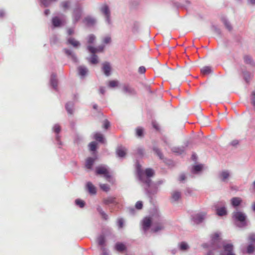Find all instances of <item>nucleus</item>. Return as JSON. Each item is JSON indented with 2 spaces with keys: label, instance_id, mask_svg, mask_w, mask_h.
<instances>
[{
  "label": "nucleus",
  "instance_id": "obj_1",
  "mask_svg": "<svg viewBox=\"0 0 255 255\" xmlns=\"http://www.w3.org/2000/svg\"><path fill=\"white\" fill-rule=\"evenodd\" d=\"M135 169L138 179L144 189L145 194L151 201L153 196L157 193L158 189L157 184L152 183L150 178L153 175L154 171L151 168H147L144 171L137 161L135 163Z\"/></svg>",
  "mask_w": 255,
  "mask_h": 255
},
{
  "label": "nucleus",
  "instance_id": "obj_2",
  "mask_svg": "<svg viewBox=\"0 0 255 255\" xmlns=\"http://www.w3.org/2000/svg\"><path fill=\"white\" fill-rule=\"evenodd\" d=\"M203 247L209 249L206 255H214V251L221 248L219 234L215 233L213 235L210 243L203 244Z\"/></svg>",
  "mask_w": 255,
  "mask_h": 255
},
{
  "label": "nucleus",
  "instance_id": "obj_3",
  "mask_svg": "<svg viewBox=\"0 0 255 255\" xmlns=\"http://www.w3.org/2000/svg\"><path fill=\"white\" fill-rule=\"evenodd\" d=\"M158 218H159V213L156 212L154 214L146 217L143 219L142 226V230L144 233L149 229L151 224L153 226V224L156 223V219H158Z\"/></svg>",
  "mask_w": 255,
  "mask_h": 255
},
{
  "label": "nucleus",
  "instance_id": "obj_4",
  "mask_svg": "<svg viewBox=\"0 0 255 255\" xmlns=\"http://www.w3.org/2000/svg\"><path fill=\"white\" fill-rule=\"evenodd\" d=\"M232 217L239 227L242 228L247 226V215L245 213L237 211L233 213Z\"/></svg>",
  "mask_w": 255,
  "mask_h": 255
},
{
  "label": "nucleus",
  "instance_id": "obj_5",
  "mask_svg": "<svg viewBox=\"0 0 255 255\" xmlns=\"http://www.w3.org/2000/svg\"><path fill=\"white\" fill-rule=\"evenodd\" d=\"M99 9L105 18L106 24L109 27H112L113 22L111 19V12L109 6L107 3H103L101 5Z\"/></svg>",
  "mask_w": 255,
  "mask_h": 255
},
{
  "label": "nucleus",
  "instance_id": "obj_6",
  "mask_svg": "<svg viewBox=\"0 0 255 255\" xmlns=\"http://www.w3.org/2000/svg\"><path fill=\"white\" fill-rule=\"evenodd\" d=\"M95 172L97 175H103L108 181L111 182V175L107 165H101L97 166Z\"/></svg>",
  "mask_w": 255,
  "mask_h": 255
},
{
  "label": "nucleus",
  "instance_id": "obj_7",
  "mask_svg": "<svg viewBox=\"0 0 255 255\" xmlns=\"http://www.w3.org/2000/svg\"><path fill=\"white\" fill-rule=\"evenodd\" d=\"M83 13V7L78 3H76L73 10L72 18L73 23H77L81 18Z\"/></svg>",
  "mask_w": 255,
  "mask_h": 255
},
{
  "label": "nucleus",
  "instance_id": "obj_8",
  "mask_svg": "<svg viewBox=\"0 0 255 255\" xmlns=\"http://www.w3.org/2000/svg\"><path fill=\"white\" fill-rule=\"evenodd\" d=\"M207 214L205 212H199L191 215V219L193 224L198 225L202 223L206 218Z\"/></svg>",
  "mask_w": 255,
  "mask_h": 255
},
{
  "label": "nucleus",
  "instance_id": "obj_9",
  "mask_svg": "<svg viewBox=\"0 0 255 255\" xmlns=\"http://www.w3.org/2000/svg\"><path fill=\"white\" fill-rule=\"evenodd\" d=\"M158 218L156 219V223L153 224L151 229V231L154 233L159 232L165 228V222L159 214Z\"/></svg>",
  "mask_w": 255,
  "mask_h": 255
},
{
  "label": "nucleus",
  "instance_id": "obj_10",
  "mask_svg": "<svg viewBox=\"0 0 255 255\" xmlns=\"http://www.w3.org/2000/svg\"><path fill=\"white\" fill-rule=\"evenodd\" d=\"M231 175L230 171L223 170L218 172V178L220 181L227 183L231 178Z\"/></svg>",
  "mask_w": 255,
  "mask_h": 255
},
{
  "label": "nucleus",
  "instance_id": "obj_11",
  "mask_svg": "<svg viewBox=\"0 0 255 255\" xmlns=\"http://www.w3.org/2000/svg\"><path fill=\"white\" fill-rule=\"evenodd\" d=\"M217 214L219 216H223L227 214L225 202L221 201L215 205Z\"/></svg>",
  "mask_w": 255,
  "mask_h": 255
},
{
  "label": "nucleus",
  "instance_id": "obj_12",
  "mask_svg": "<svg viewBox=\"0 0 255 255\" xmlns=\"http://www.w3.org/2000/svg\"><path fill=\"white\" fill-rule=\"evenodd\" d=\"M223 250L221 251L220 255H236L234 252L233 245L231 244H225L223 245Z\"/></svg>",
  "mask_w": 255,
  "mask_h": 255
},
{
  "label": "nucleus",
  "instance_id": "obj_13",
  "mask_svg": "<svg viewBox=\"0 0 255 255\" xmlns=\"http://www.w3.org/2000/svg\"><path fill=\"white\" fill-rule=\"evenodd\" d=\"M122 91L124 93L128 94L129 96H135L136 94L135 89L131 87L129 84H125L123 85Z\"/></svg>",
  "mask_w": 255,
  "mask_h": 255
},
{
  "label": "nucleus",
  "instance_id": "obj_14",
  "mask_svg": "<svg viewBox=\"0 0 255 255\" xmlns=\"http://www.w3.org/2000/svg\"><path fill=\"white\" fill-rule=\"evenodd\" d=\"M83 22L87 26L92 27L96 24L97 19L94 16L88 15L84 18Z\"/></svg>",
  "mask_w": 255,
  "mask_h": 255
},
{
  "label": "nucleus",
  "instance_id": "obj_15",
  "mask_svg": "<svg viewBox=\"0 0 255 255\" xmlns=\"http://www.w3.org/2000/svg\"><path fill=\"white\" fill-rule=\"evenodd\" d=\"M249 240L251 244L247 247V253L252 254L255 250V247L254 246L255 245V234L251 235L249 237Z\"/></svg>",
  "mask_w": 255,
  "mask_h": 255
},
{
  "label": "nucleus",
  "instance_id": "obj_16",
  "mask_svg": "<svg viewBox=\"0 0 255 255\" xmlns=\"http://www.w3.org/2000/svg\"><path fill=\"white\" fill-rule=\"evenodd\" d=\"M52 130L54 132L56 133L55 139L57 142V144L60 145L59 147H61V146L62 145V142L60 140L61 136L59 135V132L61 131L60 126L58 124H55Z\"/></svg>",
  "mask_w": 255,
  "mask_h": 255
},
{
  "label": "nucleus",
  "instance_id": "obj_17",
  "mask_svg": "<svg viewBox=\"0 0 255 255\" xmlns=\"http://www.w3.org/2000/svg\"><path fill=\"white\" fill-rule=\"evenodd\" d=\"M111 66L110 63L108 62H106L103 63L102 70L104 74L108 77L111 74Z\"/></svg>",
  "mask_w": 255,
  "mask_h": 255
},
{
  "label": "nucleus",
  "instance_id": "obj_18",
  "mask_svg": "<svg viewBox=\"0 0 255 255\" xmlns=\"http://www.w3.org/2000/svg\"><path fill=\"white\" fill-rule=\"evenodd\" d=\"M63 51L67 57L71 58L74 62L77 63L78 62V60L77 56L72 50L68 48H64L63 49Z\"/></svg>",
  "mask_w": 255,
  "mask_h": 255
},
{
  "label": "nucleus",
  "instance_id": "obj_19",
  "mask_svg": "<svg viewBox=\"0 0 255 255\" xmlns=\"http://www.w3.org/2000/svg\"><path fill=\"white\" fill-rule=\"evenodd\" d=\"M66 44L71 45L75 48H77L81 45L80 42L79 41L71 37L67 38Z\"/></svg>",
  "mask_w": 255,
  "mask_h": 255
},
{
  "label": "nucleus",
  "instance_id": "obj_20",
  "mask_svg": "<svg viewBox=\"0 0 255 255\" xmlns=\"http://www.w3.org/2000/svg\"><path fill=\"white\" fill-rule=\"evenodd\" d=\"M103 202L104 204L106 205H109L110 204L117 205L118 204L116 197L113 196H109L104 198Z\"/></svg>",
  "mask_w": 255,
  "mask_h": 255
},
{
  "label": "nucleus",
  "instance_id": "obj_21",
  "mask_svg": "<svg viewBox=\"0 0 255 255\" xmlns=\"http://www.w3.org/2000/svg\"><path fill=\"white\" fill-rule=\"evenodd\" d=\"M105 46L104 45H100L96 48L92 46L89 45L87 46L88 50L92 54L96 53L97 52H102L104 49Z\"/></svg>",
  "mask_w": 255,
  "mask_h": 255
},
{
  "label": "nucleus",
  "instance_id": "obj_22",
  "mask_svg": "<svg viewBox=\"0 0 255 255\" xmlns=\"http://www.w3.org/2000/svg\"><path fill=\"white\" fill-rule=\"evenodd\" d=\"M50 83L51 86L53 87V88L57 91L58 90L57 86H58V80L56 78V75L54 73H52L51 75Z\"/></svg>",
  "mask_w": 255,
  "mask_h": 255
},
{
  "label": "nucleus",
  "instance_id": "obj_23",
  "mask_svg": "<svg viewBox=\"0 0 255 255\" xmlns=\"http://www.w3.org/2000/svg\"><path fill=\"white\" fill-rule=\"evenodd\" d=\"M78 74L81 78H84L88 72L87 68L85 66H79L78 67Z\"/></svg>",
  "mask_w": 255,
  "mask_h": 255
},
{
  "label": "nucleus",
  "instance_id": "obj_24",
  "mask_svg": "<svg viewBox=\"0 0 255 255\" xmlns=\"http://www.w3.org/2000/svg\"><path fill=\"white\" fill-rule=\"evenodd\" d=\"M116 154L119 157H124L126 154V148L121 145L119 146L116 149Z\"/></svg>",
  "mask_w": 255,
  "mask_h": 255
},
{
  "label": "nucleus",
  "instance_id": "obj_25",
  "mask_svg": "<svg viewBox=\"0 0 255 255\" xmlns=\"http://www.w3.org/2000/svg\"><path fill=\"white\" fill-rule=\"evenodd\" d=\"M86 187L90 194L92 195H95L96 194V189L91 182H87L86 184Z\"/></svg>",
  "mask_w": 255,
  "mask_h": 255
},
{
  "label": "nucleus",
  "instance_id": "obj_26",
  "mask_svg": "<svg viewBox=\"0 0 255 255\" xmlns=\"http://www.w3.org/2000/svg\"><path fill=\"white\" fill-rule=\"evenodd\" d=\"M52 23L54 27H57L62 25V22L58 16H54L52 19Z\"/></svg>",
  "mask_w": 255,
  "mask_h": 255
},
{
  "label": "nucleus",
  "instance_id": "obj_27",
  "mask_svg": "<svg viewBox=\"0 0 255 255\" xmlns=\"http://www.w3.org/2000/svg\"><path fill=\"white\" fill-rule=\"evenodd\" d=\"M74 106V104L72 102H69L66 104L65 108L69 114H73Z\"/></svg>",
  "mask_w": 255,
  "mask_h": 255
},
{
  "label": "nucleus",
  "instance_id": "obj_28",
  "mask_svg": "<svg viewBox=\"0 0 255 255\" xmlns=\"http://www.w3.org/2000/svg\"><path fill=\"white\" fill-rule=\"evenodd\" d=\"M95 158L92 157H89L87 159L85 164V166L87 169H92L93 164L95 161Z\"/></svg>",
  "mask_w": 255,
  "mask_h": 255
},
{
  "label": "nucleus",
  "instance_id": "obj_29",
  "mask_svg": "<svg viewBox=\"0 0 255 255\" xmlns=\"http://www.w3.org/2000/svg\"><path fill=\"white\" fill-rule=\"evenodd\" d=\"M242 202V200L239 197H234L231 199V204L234 207L239 206Z\"/></svg>",
  "mask_w": 255,
  "mask_h": 255
},
{
  "label": "nucleus",
  "instance_id": "obj_30",
  "mask_svg": "<svg viewBox=\"0 0 255 255\" xmlns=\"http://www.w3.org/2000/svg\"><path fill=\"white\" fill-rule=\"evenodd\" d=\"M171 150L173 152L176 153L177 154H181L185 151V147H174L171 149Z\"/></svg>",
  "mask_w": 255,
  "mask_h": 255
},
{
  "label": "nucleus",
  "instance_id": "obj_31",
  "mask_svg": "<svg viewBox=\"0 0 255 255\" xmlns=\"http://www.w3.org/2000/svg\"><path fill=\"white\" fill-rule=\"evenodd\" d=\"M97 210L102 216V218L105 220H108L109 219L108 215L103 211L101 206H98L97 207Z\"/></svg>",
  "mask_w": 255,
  "mask_h": 255
},
{
  "label": "nucleus",
  "instance_id": "obj_32",
  "mask_svg": "<svg viewBox=\"0 0 255 255\" xmlns=\"http://www.w3.org/2000/svg\"><path fill=\"white\" fill-rule=\"evenodd\" d=\"M97 210L102 216V218L105 220H108L109 219L108 215L103 211L101 206H98L97 207Z\"/></svg>",
  "mask_w": 255,
  "mask_h": 255
},
{
  "label": "nucleus",
  "instance_id": "obj_33",
  "mask_svg": "<svg viewBox=\"0 0 255 255\" xmlns=\"http://www.w3.org/2000/svg\"><path fill=\"white\" fill-rule=\"evenodd\" d=\"M181 192L178 191H174L171 194L172 200L174 201H177L181 197Z\"/></svg>",
  "mask_w": 255,
  "mask_h": 255
},
{
  "label": "nucleus",
  "instance_id": "obj_34",
  "mask_svg": "<svg viewBox=\"0 0 255 255\" xmlns=\"http://www.w3.org/2000/svg\"><path fill=\"white\" fill-rule=\"evenodd\" d=\"M115 249L118 252H123L126 250L125 245L121 243H117L115 245Z\"/></svg>",
  "mask_w": 255,
  "mask_h": 255
},
{
  "label": "nucleus",
  "instance_id": "obj_35",
  "mask_svg": "<svg viewBox=\"0 0 255 255\" xmlns=\"http://www.w3.org/2000/svg\"><path fill=\"white\" fill-rule=\"evenodd\" d=\"M87 59L92 64H96L98 62V57L95 53L92 54L91 57L88 58Z\"/></svg>",
  "mask_w": 255,
  "mask_h": 255
},
{
  "label": "nucleus",
  "instance_id": "obj_36",
  "mask_svg": "<svg viewBox=\"0 0 255 255\" xmlns=\"http://www.w3.org/2000/svg\"><path fill=\"white\" fill-rule=\"evenodd\" d=\"M222 21L224 24L227 29H228L229 31H231L232 29V26L231 24L226 17H223L222 18Z\"/></svg>",
  "mask_w": 255,
  "mask_h": 255
},
{
  "label": "nucleus",
  "instance_id": "obj_37",
  "mask_svg": "<svg viewBox=\"0 0 255 255\" xmlns=\"http://www.w3.org/2000/svg\"><path fill=\"white\" fill-rule=\"evenodd\" d=\"M203 168L201 164L196 165L193 166L191 172L192 173L196 174L200 172Z\"/></svg>",
  "mask_w": 255,
  "mask_h": 255
},
{
  "label": "nucleus",
  "instance_id": "obj_38",
  "mask_svg": "<svg viewBox=\"0 0 255 255\" xmlns=\"http://www.w3.org/2000/svg\"><path fill=\"white\" fill-rule=\"evenodd\" d=\"M98 245L102 247H104L105 243V238L104 235H101L99 236L97 239Z\"/></svg>",
  "mask_w": 255,
  "mask_h": 255
},
{
  "label": "nucleus",
  "instance_id": "obj_39",
  "mask_svg": "<svg viewBox=\"0 0 255 255\" xmlns=\"http://www.w3.org/2000/svg\"><path fill=\"white\" fill-rule=\"evenodd\" d=\"M94 138L98 141L103 143L104 142V139L103 135L99 133L96 132L94 134Z\"/></svg>",
  "mask_w": 255,
  "mask_h": 255
},
{
  "label": "nucleus",
  "instance_id": "obj_40",
  "mask_svg": "<svg viewBox=\"0 0 255 255\" xmlns=\"http://www.w3.org/2000/svg\"><path fill=\"white\" fill-rule=\"evenodd\" d=\"M244 60L245 63L247 64H250L251 65H254V62L252 60V57L249 55H245L244 57Z\"/></svg>",
  "mask_w": 255,
  "mask_h": 255
},
{
  "label": "nucleus",
  "instance_id": "obj_41",
  "mask_svg": "<svg viewBox=\"0 0 255 255\" xmlns=\"http://www.w3.org/2000/svg\"><path fill=\"white\" fill-rule=\"evenodd\" d=\"M201 72L203 74H209L212 72V69L209 66H205L201 69Z\"/></svg>",
  "mask_w": 255,
  "mask_h": 255
},
{
  "label": "nucleus",
  "instance_id": "obj_42",
  "mask_svg": "<svg viewBox=\"0 0 255 255\" xmlns=\"http://www.w3.org/2000/svg\"><path fill=\"white\" fill-rule=\"evenodd\" d=\"M119 82L117 80H111L108 83V87L111 88H114L119 85Z\"/></svg>",
  "mask_w": 255,
  "mask_h": 255
},
{
  "label": "nucleus",
  "instance_id": "obj_43",
  "mask_svg": "<svg viewBox=\"0 0 255 255\" xmlns=\"http://www.w3.org/2000/svg\"><path fill=\"white\" fill-rule=\"evenodd\" d=\"M96 36L94 34H91L88 36L87 42L89 44H93L94 42Z\"/></svg>",
  "mask_w": 255,
  "mask_h": 255
},
{
  "label": "nucleus",
  "instance_id": "obj_44",
  "mask_svg": "<svg viewBox=\"0 0 255 255\" xmlns=\"http://www.w3.org/2000/svg\"><path fill=\"white\" fill-rule=\"evenodd\" d=\"M143 135V129L140 127L136 128V135L138 137H142Z\"/></svg>",
  "mask_w": 255,
  "mask_h": 255
},
{
  "label": "nucleus",
  "instance_id": "obj_45",
  "mask_svg": "<svg viewBox=\"0 0 255 255\" xmlns=\"http://www.w3.org/2000/svg\"><path fill=\"white\" fill-rule=\"evenodd\" d=\"M57 0H40L41 3L45 7L49 6L51 2L56 1Z\"/></svg>",
  "mask_w": 255,
  "mask_h": 255
},
{
  "label": "nucleus",
  "instance_id": "obj_46",
  "mask_svg": "<svg viewBox=\"0 0 255 255\" xmlns=\"http://www.w3.org/2000/svg\"><path fill=\"white\" fill-rule=\"evenodd\" d=\"M251 103L253 107L254 110L255 111V91L252 92L251 95Z\"/></svg>",
  "mask_w": 255,
  "mask_h": 255
},
{
  "label": "nucleus",
  "instance_id": "obj_47",
  "mask_svg": "<svg viewBox=\"0 0 255 255\" xmlns=\"http://www.w3.org/2000/svg\"><path fill=\"white\" fill-rule=\"evenodd\" d=\"M100 187L105 192H108L110 189L109 185L107 184H100Z\"/></svg>",
  "mask_w": 255,
  "mask_h": 255
},
{
  "label": "nucleus",
  "instance_id": "obj_48",
  "mask_svg": "<svg viewBox=\"0 0 255 255\" xmlns=\"http://www.w3.org/2000/svg\"><path fill=\"white\" fill-rule=\"evenodd\" d=\"M179 249L181 251H185L188 249V246L187 243L185 242H181L179 245Z\"/></svg>",
  "mask_w": 255,
  "mask_h": 255
},
{
  "label": "nucleus",
  "instance_id": "obj_49",
  "mask_svg": "<svg viewBox=\"0 0 255 255\" xmlns=\"http://www.w3.org/2000/svg\"><path fill=\"white\" fill-rule=\"evenodd\" d=\"M153 151H154V152L158 155V156L160 158V159H162L163 158V155L161 152V151L160 150V149L156 147H154L153 148Z\"/></svg>",
  "mask_w": 255,
  "mask_h": 255
},
{
  "label": "nucleus",
  "instance_id": "obj_50",
  "mask_svg": "<svg viewBox=\"0 0 255 255\" xmlns=\"http://www.w3.org/2000/svg\"><path fill=\"white\" fill-rule=\"evenodd\" d=\"M117 226L119 229L123 228L124 225V220L123 218H119L117 222Z\"/></svg>",
  "mask_w": 255,
  "mask_h": 255
},
{
  "label": "nucleus",
  "instance_id": "obj_51",
  "mask_svg": "<svg viewBox=\"0 0 255 255\" xmlns=\"http://www.w3.org/2000/svg\"><path fill=\"white\" fill-rule=\"evenodd\" d=\"M75 204L76 205L79 206L80 208H83L85 206V202L80 199H76L75 200Z\"/></svg>",
  "mask_w": 255,
  "mask_h": 255
},
{
  "label": "nucleus",
  "instance_id": "obj_52",
  "mask_svg": "<svg viewBox=\"0 0 255 255\" xmlns=\"http://www.w3.org/2000/svg\"><path fill=\"white\" fill-rule=\"evenodd\" d=\"M134 154H137L139 156H142L144 154V150L142 147H138Z\"/></svg>",
  "mask_w": 255,
  "mask_h": 255
},
{
  "label": "nucleus",
  "instance_id": "obj_53",
  "mask_svg": "<svg viewBox=\"0 0 255 255\" xmlns=\"http://www.w3.org/2000/svg\"><path fill=\"white\" fill-rule=\"evenodd\" d=\"M89 148L92 151H95L97 148V143L96 142H92L89 144Z\"/></svg>",
  "mask_w": 255,
  "mask_h": 255
},
{
  "label": "nucleus",
  "instance_id": "obj_54",
  "mask_svg": "<svg viewBox=\"0 0 255 255\" xmlns=\"http://www.w3.org/2000/svg\"><path fill=\"white\" fill-rule=\"evenodd\" d=\"M70 2L68 1H63L61 3V6L65 9L69 8Z\"/></svg>",
  "mask_w": 255,
  "mask_h": 255
},
{
  "label": "nucleus",
  "instance_id": "obj_55",
  "mask_svg": "<svg viewBox=\"0 0 255 255\" xmlns=\"http://www.w3.org/2000/svg\"><path fill=\"white\" fill-rule=\"evenodd\" d=\"M135 207L137 210H141L143 207V203L141 201H137L135 205Z\"/></svg>",
  "mask_w": 255,
  "mask_h": 255
},
{
  "label": "nucleus",
  "instance_id": "obj_56",
  "mask_svg": "<svg viewBox=\"0 0 255 255\" xmlns=\"http://www.w3.org/2000/svg\"><path fill=\"white\" fill-rule=\"evenodd\" d=\"M242 73L245 80L247 82H248L250 80V73L246 71H243Z\"/></svg>",
  "mask_w": 255,
  "mask_h": 255
},
{
  "label": "nucleus",
  "instance_id": "obj_57",
  "mask_svg": "<svg viewBox=\"0 0 255 255\" xmlns=\"http://www.w3.org/2000/svg\"><path fill=\"white\" fill-rule=\"evenodd\" d=\"M111 38L109 36H107L104 37L103 40V42L105 44H109L110 43H111Z\"/></svg>",
  "mask_w": 255,
  "mask_h": 255
},
{
  "label": "nucleus",
  "instance_id": "obj_58",
  "mask_svg": "<svg viewBox=\"0 0 255 255\" xmlns=\"http://www.w3.org/2000/svg\"><path fill=\"white\" fill-rule=\"evenodd\" d=\"M110 126V123L107 120H105L103 124V128L107 129L109 128Z\"/></svg>",
  "mask_w": 255,
  "mask_h": 255
},
{
  "label": "nucleus",
  "instance_id": "obj_59",
  "mask_svg": "<svg viewBox=\"0 0 255 255\" xmlns=\"http://www.w3.org/2000/svg\"><path fill=\"white\" fill-rule=\"evenodd\" d=\"M185 179H186V175L185 174L182 173L180 175L179 177V180L180 182H182V181H184L185 180Z\"/></svg>",
  "mask_w": 255,
  "mask_h": 255
},
{
  "label": "nucleus",
  "instance_id": "obj_60",
  "mask_svg": "<svg viewBox=\"0 0 255 255\" xmlns=\"http://www.w3.org/2000/svg\"><path fill=\"white\" fill-rule=\"evenodd\" d=\"M192 193V190L189 188H186L185 191V194L187 196L190 195Z\"/></svg>",
  "mask_w": 255,
  "mask_h": 255
},
{
  "label": "nucleus",
  "instance_id": "obj_61",
  "mask_svg": "<svg viewBox=\"0 0 255 255\" xmlns=\"http://www.w3.org/2000/svg\"><path fill=\"white\" fill-rule=\"evenodd\" d=\"M146 69L144 66H140L138 69V72L140 74H144L145 72Z\"/></svg>",
  "mask_w": 255,
  "mask_h": 255
},
{
  "label": "nucleus",
  "instance_id": "obj_62",
  "mask_svg": "<svg viewBox=\"0 0 255 255\" xmlns=\"http://www.w3.org/2000/svg\"><path fill=\"white\" fill-rule=\"evenodd\" d=\"M67 32L68 35L70 36L74 33V30L72 28H70L67 29Z\"/></svg>",
  "mask_w": 255,
  "mask_h": 255
},
{
  "label": "nucleus",
  "instance_id": "obj_63",
  "mask_svg": "<svg viewBox=\"0 0 255 255\" xmlns=\"http://www.w3.org/2000/svg\"><path fill=\"white\" fill-rule=\"evenodd\" d=\"M213 28L217 34H221V31H220V29L217 28L216 26H213Z\"/></svg>",
  "mask_w": 255,
  "mask_h": 255
},
{
  "label": "nucleus",
  "instance_id": "obj_64",
  "mask_svg": "<svg viewBox=\"0 0 255 255\" xmlns=\"http://www.w3.org/2000/svg\"><path fill=\"white\" fill-rule=\"evenodd\" d=\"M231 145L235 146L239 144V141L238 140H234L231 142Z\"/></svg>",
  "mask_w": 255,
  "mask_h": 255
}]
</instances>
